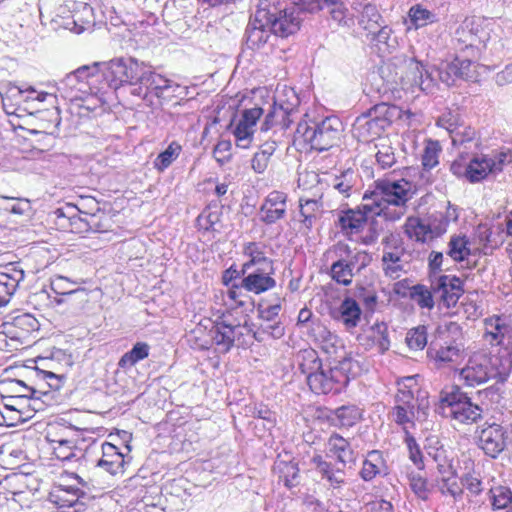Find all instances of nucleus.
<instances>
[{
	"mask_svg": "<svg viewBox=\"0 0 512 512\" xmlns=\"http://www.w3.org/2000/svg\"><path fill=\"white\" fill-rule=\"evenodd\" d=\"M103 78L114 91L123 89L131 96L149 102H152V96L169 101L181 89L179 84L157 73L149 63L134 57H119L104 63Z\"/></svg>",
	"mask_w": 512,
	"mask_h": 512,
	"instance_id": "obj_1",
	"label": "nucleus"
},
{
	"mask_svg": "<svg viewBox=\"0 0 512 512\" xmlns=\"http://www.w3.org/2000/svg\"><path fill=\"white\" fill-rule=\"evenodd\" d=\"M411 188V183L405 179H378L374 182V189L365 192L363 201H370L371 209L368 211L372 216L395 222L406 213V203L412 197Z\"/></svg>",
	"mask_w": 512,
	"mask_h": 512,
	"instance_id": "obj_2",
	"label": "nucleus"
},
{
	"mask_svg": "<svg viewBox=\"0 0 512 512\" xmlns=\"http://www.w3.org/2000/svg\"><path fill=\"white\" fill-rule=\"evenodd\" d=\"M262 12L258 15L268 21L274 36L287 38L295 34L301 26L303 18L295 6L284 0H257Z\"/></svg>",
	"mask_w": 512,
	"mask_h": 512,
	"instance_id": "obj_3",
	"label": "nucleus"
},
{
	"mask_svg": "<svg viewBox=\"0 0 512 512\" xmlns=\"http://www.w3.org/2000/svg\"><path fill=\"white\" fill-rule=\"evenodd\" d=\"M490 39V32L483 21L476 17H467L455 30L453 45L456 54L475 62Z\"/></svg>",
	"mask_w": 512,
	"mask_h": 512,
	"instance_id": "obj_4",
	"label": "nucleus"
},
{
	"mask_svg": "<svg viewBox=\"0 0 512 512\" xmlns=\"http://www.w3.org/2000/svg\"><path fill=\"white\" fill-rule=\"evenodd\" d=\"M440 410L444 417L451 418L460 424H473L482 419L483 409L473 403L471 398L453 385L440 393Z\"/></svg>",
	"mask_w": 512,
	"mask_h": 512,
	"instance_id": "obj_5",
	"label": "nucleus"
},
{
	"mask_svg": "<svg viewBox=\"0 0 512 512\" xmlns=\"http://www.w3.org/2000/svg\"><path fill=\"white\" fill-rule=\"evenodd\" d=\"M400 115L401 110L396 105L377 104L367 114L357 117L353 133L360 141L370 142L379 137Z\"/></svg>",
	"mask_w": 512,
	"mask_h": 512,
	"instance_id": "obj_6",
	"label": "nucleus"
},
{
	"mask_svg": "<svg viewBox=\"0 0 512 512\" xmlns=\"http://www.w3.org/2000/svg\"><path fill=\"white\" fill-rule=\"evenodd\" d=\"M342 131V122L339 118L332 116L312 124L300 122L297 125L296 134L312 149L325 151L337 144Z\"/></svg>",
	"mask_w": 512,
	"mask_h": 512,
	"instance_id": "obj_7",
	"label": "nucleus"
},
{
	"mask_svg": "<svg viewBox=\"0 0 512 512\" xmlns=\"http://www.w3.org/2000/svg\"><path fill=\"white\" fill-rule=\"evenodd\" d=\"M512 162L508 151L492 152L474 156L465 167V178L471 183L484 180L488 175H496Z\"/></svg>",
	"mask_w": 512,
	"mask_h": 512,
	"instance_id": "obj_8",
	"label": "nucleus"
},
{
	"mask_svg": "<svg viewBox=\"0 0 512 512\" xmlns=\"http://www.w3.org/2000/svg\"><path fill=\"white\" fill-rule=\"evenodd\" d=\"M253 332L254 324L248 315H244L243 322L230 320L228 315H223L222 320L216 322L211 330L213 341L223 346L225 351H229L245 334L253 335Z\"/></svg>",
	"mask_w": 512,
	"mask_h": 512,
	"instance_id": "obj_9",
	"label": "nucleus"
},
{
	"mask_svg": "<svg viewBox=\"0 0 512 512\" xmlns=\"http://www.w3.org/2000/svg\"><path fill=\"white\" fill-rule=\"evenodd\" d=\"M475 67L471 60L456 54L453 61L443 62L439 67H435L437 83L442 82L450 87L457 79L472 80L476 77Z\"/></svg>",
	"mask_w": 512,
	"mask_h": 512,
	"instance_id": "obj_10",
	"label": "nucleus"
},
{
	"mask_svg": "<svg viewBox=\"0 0 512 512\" xmlns=\"http://www.w3.org/2000/svg\"><path fill=\"white\" fill-rule=\"evenodd\" d=\"M330 366H323L322 369L312 374L306 380L310 390L317 394L339 393L345 387V378L337 371H331Z\"/></svg>",
	"mask_w": 512,
	"mask_h": 512,
	"instance_id": "obj_11",
	"label": "nucleus"
},
{
	"mask_svg": "<svg viewBox=\"0 0 512 512\" xmlns=\"http://www.w3.org/2000/svg\"><path fill=\"white\" fill-rule=\"evenodd\" d=\"M364 202L356 209H346L339 212L337 225L345 235L350 237L360 233L368 222L369 217H372V212L368 211L371 209L370 201Z\"/></svg>",
	"mask_w": 512,
	"mask_h": 512,
	"instance_id": "obj_12",
	"label": "nucleus"
},
{
	"mask_svg": "<svg viewBox=\"0 0 512 512\" xmlns=\"http://www.w3.org/2000/svg\"><path fill=\"white\" fill-rule=\"evenodd\" d=\"M261 12L262 9L257 2L256 10L245 30L246 46L252 50L262 48L268 43L272 35H274V32L270 29L268 21H265V18L262 19L258 16Z\"/></svg>",
	"mask_w": 512,
	"mask_h": 512,
	"instance_id": "obj_13",
	"label": "nucleus"
},
{
	"mask_svg": "<svg viewBox=\"0 0 512 512\" xmlns=\"http://www.w3.org/2000/svg\"><path fill=\"white\" fill-rule=\"evenodd\" d=\"M432 290L447 308L454 307L464 292L462 280L451 275H441L432 280Z\"/></svg>",
	"mask_w": 512,
	"mask_h": 512,
	"instance_id": "obj_14",
	"label": "nucleus"
},
{
	"mask_svg": "<svg viewBox=\"0 0 512 512\" xmlns=\"http://www.w3.org/2000/svg\"><path fill=\"white\" fill-rule=\"evenodd\" d=\"M272 274H274V269L257 267L246 272L244 277L239 281V285H234V287L243 288L247 292L259 295L276 286V281L272 278Z\"/></svg>",
	"mask_w": 512,
	"mask_h": 512,
	"instance_id": "obj_15",
	"label": "nucleus"
},
{
	"mask_svg": "<svg viewBox=\"0 0 512 512\" xmlns=\"http://www.w3.org/2000/svg\"><path fill=\"white\" fill-rule=\"evenodd\" d=\"M429 409V402L426 397H422L417 401L415 406L395 405L391 411L392 420L403 430L408 431V427H414L415 421H423L426 419Z\"/></svg>",
	"mask_w": 512,
	"mask_h": 512,
	"instance_id": "obj_16",
	"label": "nucleus"
},
{
	"mask_svg": "<svg viewBox=\"0 0 512 512\" xmlns=\"http://www.w3.org/2000/svg\"><path fill=\"white\" fill-rule=\"evenodd\" d=\"M408 80L411 86H416L426 93L433 92L437 86V78L435 75V67L429 66L416 59H410L408 63Z\"/></svg>",
	"mask_w": 512,
	"mask_h": 512,
	"instance_id": "obj_17",
	"label": "nucleus"
},
{
	"mask_svg": "<svg viewBox=\"0 0 512 512\" xmlns=\"http://www.w3.org/2000/svg\"><path fill=\"white\" fill-rule=\"evenodd\" d=\"M287 195L284 192L272 191L265 198L260 207V220L271 225L286 215Z\"/></svg>",
	"mask_w": 512,
	"mask_h": 512,
	"instance_id": "obj_18",
	"label": "nucleus"
},
{
	"mask_svg": "<svg viewBox=\"0 0 512 512\" xmlns=\"http://www.w3.org/2000/svg\"><path fill=\"white\" fill-rule=\"evenodd\" d=\"M24 276V271L15 263L0 266V306L9 302Z\"/></svg>",
	"mask_w": 512,
	"mask_h": 512,
	"instance_id": "obj_19",
	"label": "nucleus"
},
{
	"mask_svg": "<svg viewBox=\"0 0 512 512\" xmlns=\"http://www.w3.org/2000/svg\"><path fill=\"white\" fill-rule=\"evenodd\" d=\"M361 315L359 304L351 297H346L337 308L330 311L332 319L342 323L346 330L356 328L361 321Z\"/></svg>",
	"mask_w": 512,
	"mask_h": 512,
	"instance_id": "obj_20",
	"label": "nucleus"
},
{
	"mask_svg": "<svg viewBox=\"0 0 512 512\" xmlns=\"http://www.w3.org/2000/svg\"><path fill=\"white\" fill-rule=\"evenodd\" d=\"M479 446L486 455L496 458L506 446L503 428L498 424H492L482 429L479 435Z\"/></svg>",
	"mask_w": 512,
	"mask_h": 512,
	"instance_id": "obj_21",
	"label": "nucleus"
},
{
	"mask_svg": "<svg viewBox=\"0 0 512 512\" xmlns=\"http://www.w3.org/2000/svg\"><path fill=\"white\" fill-rule=\"evenodd\" d=\"M55 457L61 461L71 462L75 460L78 463V469L88 466V450H83L76 446V440H56L51 444Z\"/></svg>",
	"mask_w": 512,
	"mask_h": 512,
	"instance_id": "obj_22",
	"label": "nucleus"
},
{
	"mask_svg": "<svg viewBox=\"0 0 512 512\" xmlns=\"http://www.w3.org/2000/svg\"><path fill=\"white\" fill-rule=\"evenodd\" d=\"M266 246L259 242H248L243 246V255L248 258L242 264V274L257 267L274 269V262L266 256Z\"/></svg>",
	"mask_w": 512,
	"mask_h": 512,
	"instance_id": "obj_23",
	"label": "nucleus"
},
{
	"mask_svg": "<svg viewBox=\"0 0 512 512\" xmlns=\"http://www.w3.org/2000/svg\"><path fill=\"white\" fill-rule=\"evenodd\" d=\"M29 406L25 398L1 397L0 424L13 426L22 421L24 410Z\"/></svg>",
	"mask_w": 512,
	"mask_h": 512,
	"instance_id": "obj_24",
	"label": "nucleus"
},
{
	"mask_svg": "<svg viewBox=\"0 0 512 512\" xmlns=\"http://www.w3.org/2000/svg\"><path fill=\"white\" fill-rule=\"evenodd\" d=\"M316 472L321 476V479L326 480L329 487L333 489H340L345 484V471L344 467H336L331 462L323 459L321 455H314L311 459Z\"/></svg>",
	"mask_w": 512,
	"mask_h": 512,
	"instance_id": "obj_25",
	"label": "nucleus"
},
{
	"mask_svg": "<svg viewBox=\"0 0 512 512\" xmlns=\"http://www.w3.org/2000/svg\"><path fill=\"white\" fill-rule=\"evenodd\" d=\"M295 111L293 103H279L275 101L262 124L263 131L269 130L274 125H279L281 129H288L293 122L291 116Z\"/></svg>",
	"mask_w": 512,
	"mask_h": 512,
	"instance_id": "obj_26",
	"label": "nucleus"
},
{
	"mask_svg": "<svg viewBox=\"0 0 512 512\" xmlns=\"http://www.w3.org/2000/svg\"><path fill=\"white\" fill-rule=\"evenodd\" d=\"M102 457L92 462L94 468H102L111 475H115L122 471L125 463L124 455L120 452L119 448L109 442L102 444Z\"/></svg>",
	"mask_w": 512,
	"mask_h": 512,
	"instance_id": "obj_27",
	"label": "nucleus"
},
{
	"mask_svg": "<svg viewBox=\"0 0 512 512\" xmlns=\"http://www.w3.org/2000/svg\"><path fill=\"white\" fill-rule=\"evenodd\" d=\"M327 447L329 454L335 457L337 463L343 467L348 463L355 462L356 456L350 442L338 433L331 434L327 442Z\"/></svg>",
	"mask_w": 512,
	"mask_h": 512,
	"instance_id": "obj_28",
	"label": "nucleus"
},
{
	"mask_svg": "<svg viewBox=\"0 0 512 512\" xmlns=\"http://www.w3.org/2000/svg\"><path fill=\"white\" fill-rule=\"evenodd\" d=\"M393 30L386 23L375 29L373 32L366 34V39L381 54H390L396 50L398 41L392 36Z\"/></svg>",
	"mask_w": 512,
	"mask_h": 512,
	"instance_id": "obj_29",
	"label": "nucleus"
},
{
	"mask_svg": "<svg viewBox=\"0 0 512 512\" xmlns=\"http://www.w3.org/2000/svg\"><path fill=\"white\" fill-rule=\"evenodd\" d=\"M362 418V411L356 405H343L331 411L328 419L333 426L349 428Z\"/></svg>",
	"mask_w": 512,
	"mask_h": 512,
	"instance_id": "obj_30",
	"label": "nucleus"
},
{
	"mask_svg": "<svg viewBox=\"0 0 512 512\" xmlns=\"http://www.w3.org/2000/svg\"><path fill=\"white\" fill-rule=\"evenodd\" d=\"M404 253L403 250H383L381 267L386 277L396 280L400 278L403 273H406V262L402 259Z\"/></svg>",
	"mask_w": 512,
	"mask_h": 512,
	"instance_id": "obj_31",
	"label": "nucleus"
},
{
	"mask_svg": "<svg viewBox=\"0 0 512 512\" xmlns=\"http://www.w3.org/2000/svg\"><path fill=\"white\" fill-rule=\"evenodd\" d=\"M39 326L38 320L32 314L23 313L12 319L9 333L12 338L25 340L33 332H37Z\"/></svg>",
	"mask_w": 512,
	"mask_h": 512,
	"instance_id": "obj_32",
	"label": "nucleus"
},
{
	"mask_svg": "<svg viewBox=\"0 0 512 512\" xmlns=\"http://www.w3.org/2000/svg\"><path fill=\"white\" fill-rule=\"evenodd\" d=\"M0 392L2 396H11V398H25L27 402L37 400L38 391L27 385L22 380L8 379L0 383Z\"/></svg>",
	"mask_w": 512,
	"mask_h": 512,
	"instance_id": "obj_33",
	"label": "nucleus"
},
{
	"mask_svg": "<svg viewBox=\"0 0 512 512\" xmlns=\"http://www.w3.org/2000/svg\"><path fill=\"white\" fill-rule=\"evenodd\" d=\"M79 428L72 425L65 418H57L49 424L46 439L50 444L56 443V440H76Z\"/></svg>",
	"mask_w": 512,
	"mask_h": 512,
	"instance_id": "obj_34",
	"label": "nucleus"
},
{
	"mask_svg": "<svg viewBox=\"0 0 512 512\" xmlns=\"http://www.w3.org/2000/svg\"><path fill=\"white\" fill-rule=\"evenodd\" d=\"M386 474V464L383 455L378 450L368 452L360 471L364 481H371L377 475Z\"/></svg>",
	"mask_w": 512,
	"mask_h": 512,
	"instance_id": "obj_35",
	"label": "nucleus"
},
{
	"mask_svg": "<svg viewBox=\"0 0 512 512\" xmlns=\"http://www.w3.org/2000/svg\"><path fill=\"white\" fill-rule=\"evenodd\" d=\"M460 377L467 386L475 387L487 382L490 378L489 367L470 361L460 371Z\"/></svg>",
	"mask_w": 512,
	"mask_h": 512,
	"instance_id": "obj_36",
	"label": "nucleus"
},
{
	"mask_svg": "<svg viewBox=\"0 0 512 512\" xmlns=\"http://www.w3.org/2000/svg\"><path fill=\"white\" fill-rule=\"evenodd\" d=\"M358 23L366 34H369L385 24V20L375 5L367 3L363 5Z\"/></svg>",
	"mask_w": 512,
	"mask_h": 512,
	"instance_id": "obj_37",
	"label": "nucleus"
},
{
	"mask_svg": "<svg viewBox=\"0 0 512 512\" xmlns=\"http://www.w3.org/2000/svg\"><path fill=\"white\" fill-rule=\"evenodd\" d=\"M404 232L407 237L417 242H425L428 237H432L430 225L418 217L407 218L404 225Z\"/></svg>",
	"mask_w": 512,
	"mask_h": 512,
	"instance_id": "obj_38",
	"label": "nucleus"
},
{
	"mask_svg": "<svg viewBox=\"0 0 512 512\" xmlns=\"http://www.w3.org/2000/svg\"><path fill=\"white\" fill-rule=\"evenodd\" d=\"M299 212L302 217V223L307 229H310L316 220L322 214V203L317 199H303L299 200Z\"/></svg>",
	"mask_w": 512,
	"mask_h": 512,
	"instance_id": "obj_39",
	"label": "nucleus"
},
{
	"mask_svg": "<svg viewBox=\"0 0 512 512\" xmlns=\"http://www.w3.org/2000/svg\"><path fill=\"white\" fill-rule=\"evenodd\" d=\"M359 175L353 169H347L333 179V188L348 198L357 190Z\"/></svg>",
	"mask_w": 512,
	"mask_h": 512,
	"instance_id": "obj_40",
	"label": "nucleus"
},
{
	"mask_svg": "<svg viewBox=\"0 0 512 512\" xmlns=\"http://www.w3.org/2000/svg\"><path fill=\"white\" fill-rule=\"evenodd\" d=\"M100 63L95 62L92 65H83L76 70L72 71V73L78 78V80L89 83V90L96 94L100 92L103 87H98L96 83L98 80L103 77V72L99 71Z\"/></svg>",
	"mask_w": 512,
	"mask_h": 512,
	"instance_id": "obj_41",
	"label": "nucleus"
},
{
	"mask_svg": "<svg viewBox=\"0 0 512 512\" xmlns=\"http://www.w3.org/2000/svg\"><path fill=\"white\" fill-rule=\"evenodd\" d=\"M274 471L286 487L292 488L298 484L299 468L296 462L279 460L274 465Z\"/></svg>",
	"mask_w": 512,
	"mask_h": 512,
	"instance_id": "obj_42",
	"label": "nucleus"
},
{
	"mask_svg": "<svg viewBox=\"0 0 512 512\" xmlns=\"http://www.w3.org/2000/svg\"><path fill=\"white\" fill-rule=\"evenodd\" d=\"M298 358L299 369L301 373L305 375L306 380L324 366L322 360L318 356V353L314 349H305L300 351Z\"/></svg>",
	"mask_w": 512,
	"mask_h": 512,
	"instance_id": "obj_43",
	"label": "nucleus"
},
{
	"mask_svg": "<svg viewBox=\"0 0 512 512\" xmlns=\"http://www.w3.org/2000/svg\"><path fill=\"white\" fill-rule=\"evenodd\" d=\"M462 348L456 343H450L439 349L429 348L428 355L439 364L456 363L462 358Z\"/></svg>",
	"mask_w": 512,
	"mask_h": 512,
	"instance_id": "obj_44",
	"label": "nucleus"
},
{
	"mask_svg": "<svg viewBox=\"0 0 512 512\" xmlns=\"http://www.w3.org/2000/svg\"><path fill=\"white\" fill-rule=\"evenodd\" d=\"M150 347L145 342H137L130 351L119 360L118 366L123 369L131 368L139 361L149 356Z\"/></svg>",
	"mask_w": 512,
	"mask_h": 512,
	"instance_id": "obj_45",
	"label": "nucleus"
},
{
	"mask_svg": "<svg viewBox=\"0 0 512 512\" xmlns=\"http://www.w3.org/2000/svg\"><path fill=\"white\" fill-rule=\"evenodd\" d=\"M469 243L466 236H452L448 243L447 255L456 262L464 261L471 253Z\"/></svg>",
	"mask_w": 512,
	"mask_h": 512,
	"instance_id": "obj_46",
	"label": "nucleus"
},
{
	"mask_svg": "<svg viewBox=\"0 0 512 512\" xmlns=\"http://www.w3.org/2000/svg\"><path fill=\"white\" fill-rule=\"evenodd\" d=\"M30 210L31 204L28 199L0 195V211L22 216L28 214Z\"/></svg>",
	"mask_w": 512,
	"mask_h": 512,
	"instance_id": "obj_47",
	"label": "nucleus"
},
{
	"mask_svg": "<svg viewBox=\"0 0 512 512\" xmlns=\"http://www.w3.org/2000/svg\"><path fill=\"white\" fill-rule=\"evenodd\" d=\"M182 146L176 141L171 142L154 160L153 166L159 171H165L180 155Z\"/></svg>",
	"mask_w": 512,
	"mask_h": 512,
	"instance_id": "obj_48",
	"label": "nucleus"
},
{
	"mask_svg": "<svg viewBox=\"0 0 512 512\" xmlns=\"http://www.w3.org/2000/svg\"><path fill=\"white\" fill-rule=\"evenodd\" d=\"M434 292L423 284H416L410 288V298L422 309L431 310L434 308Z\"/></svg>",
	"mask_w": 512,
	"mask_h": 512,
	"instance_id": "obj_49",
	"label": "nucleus"
},
{
	"mask_svg": "<svg viewBox=\"0 0 512 512\" xmlns=\"http://www.w3.org/2000/svg\"><path fill=\"white\" fill-rule=\"evenodd\" d=\"M285 333V328L280 320H274L273 322H263L258 330H254L253 338L258 341H264L265 335L274 339L281 338Z\"/></svg>",
	"mask_w": 512,
	"mask_h": 512,
	"instance_id": "obj_50",
	"label": "nucleus"
},
{
	"mask_svg": "<svg viewBox=\"0 0 512 512\" xmlns=\"http://www.w3.org/2000/svg\"><path fill=\"white\" fill-rule=\"evenodd\" d=\"M489 493L494 510L505 509L512 503V491L507 486L493 487L490 489Z\"/></svg>",
	"mask_w": 512,
	"mask_h": 512,
	"instance_id": "obj_51",
	"label": "nucleus"
},
{
	"mask_svg": "<svg viewBox=\"0 0 512 512\" xmlns=\"http://www.w3.org/2000/svg\"><path fill=\"white\" fill-rule=\"evenodd\" d=\"M61 85L62 89L66 92H69L72 98H76L78 96L77 93L93 94L89 90V83L87 81L83 82L78 80V78H76L72 72L65 76V78L61 81Z\"/></svg>",
	"mask_w": 512,
	"mask_h": 512,
	"instance_id": "obj_52",
	"label": "nucleus"
},
{
	"mask_svg": "<svg viewBox=\"0 0 512 512\" xmlns=\"http://www.w3.org/2000/svg\"><path fill=\"white\" fill-rule=\"evenodd\" d=\"M409 17L411 22L416 26V28L426 26L427 24L434 23L436 19V15L432 13L430 10L423 8L420 5H415L409 10Z\"/></svg>",
	"mask_w": 512,
	"mask_h": 512,
	"instance_id": "obj_53",
	"label": "nucleus"
},
{
	"mask_svg": "<svg viewBox=\"0 0 512 512\" xmlns=\"http://www.w3.org/2000/svg\"><path fill=\"white\" fill-rule=\"evenodd\" d=\"M331 277L338 284L349 286L354 277V271L344 262H334L331 265Z\"/></svg>",
	"mask_w": 512,
	"mask_h": 512,
	"instance_id": "obj_54",
	"label": "nucleus"
},
{
	"mask_svg": "<svg viewBox=\"0 0 512 512\" xmlns=\"http://www.w3.org/2000/svg\"><path fill=\"white\" fill-rule=\"evenodd\" d=\"M406 343L410 349L422 350L427 344V329L425 326H418L408 331Z\"/></svg>",
	"mask_w": 512,
	"mask_h": 512,
	"instance_id": "obj_55",
	"label": "nucleus"
},
{
	"mask_svg": "<svg viewBox=\"0 0 512 512\" xmlns=\"http://www.w3.org/2000/svg\"><path fill=\"white\" fill-rule=\"evenodd\" d=\"M367 231L362 237L361 242L364 245H373L377 242L380 234L384 231L382 220L377 216L369 217Z\"/></svg>",
	"mask_w": 512,
	"mask_h": 512,
	"instance_id": "obj_56",
	"label": "nucleus"
},
{
	"mask_svg": "<svg viewBox=\"0 0 512 512\" xmlns=\"http://www.w3.org/2000/svg\"><path fill=\"white\" fill-rule=\"evenodd\" d=\"M409 486L413 493L421 500H427L429 498L431 490L428 481L420 474H409Z\"/></svg>",
	"mask_w": 512,
	"mask_h": 512,
	"instance_id": "obj_57",
	"label": "nucleus"
},
{
	"mask_svg": "<svg viewBox=\"0 0 512 512\" xmlns=\"http://www.w3.org/2000/svg\"><path fill=\"white\" fill-rule=\"evenodd\" d=\"M337 0H293L295 6L301 13L315 14L323 11L328 5L335 4Z\"/></svg>",
	"mask_w": 512,
	"mask_h": 512,
	"instance_id": "obj_58",
	"label": "nucleus"
},
{
	"mask_svg": "<svg viewBox=\"0 0 512 512\" xmlns=\"http://www.w3.org/2000/svg\"><path fill=\"white\" fill-rule=\"evenodd\" d=\"M476 131L471 127H463L460 129L458 127L452 134L451 140L453 146H464L467 147V144H470L475 141Z\"/></svg>",
	"mask_w": 512,
	"mask_h": 512,
	"instance_id": "obj_59",
	"label": "nucleus"
},
{
	"mask_svg": "<svg viewBox=\"0 0 512 512\" xmlns=\"http://www.w3.org/2000/svg\"><path fill=\"white\" fill-rule=\"evenodd\" d=\"M253 132L251 127L239 121L233 132L237 146L243 149L248 148L252 142Z\"/></svg>",
	"mask_w": 512,
	"mask_h": 512,
	"instance_id": "obj_60",
	"label": "nucleus"
},
{
	"mask_svg": "<svg viewBox=\"0 0 512 512\" xmlns=\"http://www.w3.org/2000/svg\"><path fill=\"white\" fill-rule=\"evenodd\" d=\"M372 338L376 342L380 353H385L390 347L387 326L384 323L372 327Z\"/></svg>",
	"mask_w": 512,
	"mask_h": 512,
	"instance_id": "obj_61",
	"label": "nucleus"
},
{
	"mask_svg": "<svg viewBox=\"0 0 512 512\" xmlns=\"http://www.w3.org/2000/svg\"><path fill=\"white\" fill-rule=\"evenodd\" d=\"M405 443L409 451L410 460L417 466L418 469L424 468L423 455L417 444L415 438L406 431Z\"/></svg>",
	"mask_w": 512,
	"mask_h": 512,
	"instance_id": "obj_62",
	"label": "nucleus"
},
{
	"mask_svg": "<svg viewBox=\"0 0 512 512\" xmlns=\"http://www.w3.org/2000/svg\"><path fill=\"white\" fill-rule=\"evenodd\" d=\"M325 9L328 10L330 18L337 25H347V8L343 5L342 0H337L335 4L328 5Z\"/></svg>",
	"mask_w": 512,
	"mask_h": 512,
	"instance_id": "obj_63",
	"label": "nucleus"
},
{
	"mask_svg": "<svg viewBox=\"0 0 512 512\" xmlns=\"http://www.w3.org/2000/svg\"><path fill=\"white\" fill-rule=\"evenodd\" d=\"M376 161L382 169L392 167L396 162L393 148L387 145H382L376 153Z\"/></svg>",
	"mask_w": 512,
	"mask_h": 512,
	"instance_id": "obj_64",
	"label": "nucleus"
}]
</instances>
